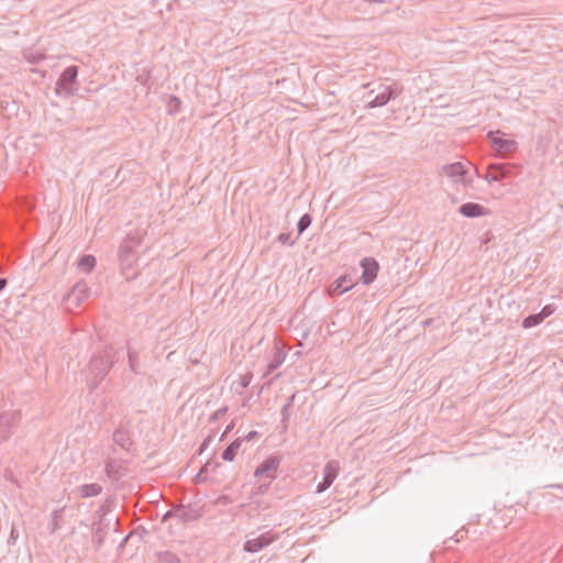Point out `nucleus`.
Returning a JSON list of instances; mask_svg holds the SVG:
<instances>
[{"label": "nucleus", "mask_w": 563, "mask_h": 563, "mask_svg": "<svg viewBox=\"0 0 563 563\" xmlns=\"http://www.w3.org/2000/svg\"><path fill=\"white\" fill-rule=\"evenodd\" d=\"M145 234L146 232L144 229H133L126 233L119 246V264L122 275L126 279H133L137 276V271L135 269V265L139 260L137 249L141 246Z\"/></svg>", "instance_id": "nucleus-1"}, {"label": "nucleus", "mask_w": 563, "mask_h": 563, "mask_svg": "<svg viewBox=\"0 0 563 563\" xmlns=\"http://www.w3.org/2000/svg\"><path fill=\"white\" fill-rule=\"evenodd\" d=\"M122 356L121 351L114 349L112 345H107L102 352L91 357L86 368V380L91 391L98 387L110 368L121 360Z\"/></svg>", "instance_id": "nucleus-2"}, {"label": "nucleus", "mask_w": 563, "mask_h": 563, "mask_svg": "<svg viewBox=\"0 0 563 563\" xmlns=\"http://www.w3.org/2000/svg\"><path fill=\"white\" fill-rule=\"evenodd\" d=\"M404 91L402 86L393 82L390 85L380 84L376 89L369 91V96L375 95L368 102L369 108L383 107L390 100L396 99Z\"/></svg>", "instance_id": "nucleus-3"}, {"label": "nucleus", "mask_w": 563, "mask_h": 563, "mask_svg": "<svg viewBox=\"0 0 563 563\" xmlns=\"http://www.w3.org/2000/svg\"><path fill=\"white\" fill-rule=\"evenodd\" d=\"M78 76V67L68 66L59 76L55 85V92L58 96L70 97L75 95Z\"/></svg>", "instance_id": "nucleus-4"}, {"label": "nucleus", "mask_w": 563, "mask_h": 563, "mask_svg": "<svg viewBox=\"0 0 563 563\" xmlns=\"http://www.w3.org/2000/svg\"><path fill=\"white\" fill-rule=\"evenodd\" d=\"M441 172H442V174H444L445 176L451 178L452 181L455 184H461L464 187L472 186L473 180H472V178L466 177V175H467L466 166L461 162L443 165L441 167Z\"/></svg>", "instance_id": "nucleus-5"}, {"label": "nucleus", "mask_w": 563, "mask_h": 563, "mask_svg": "<svg viewBox=\"0 0 563 563\" xmlns=\"http://www.w3.org/2000/svg\"><path fill=\"white\" fill-rule=\"evenodd\" d=\"M279 464L280 459L278 456H269L257 466L254 476L265 477L267 483L264 486L267 487L276 478V471Z\"/></svg>", "instance_id": "nucleus-6"}, {"label": "nucleus", "mask_w": 563, "mask_h": 563, "mask_svg": "<svg viewBox=\"0 0 563 563\" xmlns=\"http://www.w3.org/2000/svg\"><path fill=\"white\" fill-rule=\"evenodd\" d=\"M175 519L179 522L187 523L198 520L203 515V507L198 504L179 505L175 508Z\"/></svg>", "instance_id": "nucleus-7"}, {"label": "nucleus", "mask_w": 563, "mask_h": 563, "mask_svg": "<svg viewBox=\"0 0 563 563\" xmlns=\"http://www.w3.org/2000/svg\"><path fill=\"white\" fill-rule=\"evenodd\" d=\"M277 538V534L266 531L254 538H249L243 544V550L247 553H257L276 541Z\"/></svg>", "instance_id": "nucleus-8"}, {"label": "nucleus", "mask_w": 563, "mask_h": 563, "mask_svg": "<svg viewBox=\"0 0 563 563\" xmlns=\"http://www.w3.org/2000/svg\"><path fill=\"white\" fill-rule=\"evenodd\" d=\"M500 131L489 132L488 137L490 139L493 148L499 156H507L515 153L518 148V143L515 140L503 139L497 136Z\"/></svg>", "instance_id": "nucleus-9"}, {"label": "nucleus", "mask_w": 563, "mask_h": 563, "mask_svg": "<svg viewBox=\"0 0 563 563\" xmlns=\"http://www.w3.org/2000/svg\"><path fill=\"white\" fill-rule=\"evenodd\" d=\"M20 419L19 411H7L0 415V443L10 438L12 429L20 422Z\"/></svg>", "instance_id": "nucleus-10"}, {"label": "nucleus", "mask_w": 563, "mask_h": 563, "mask_svg": "<svg viewBox=\"0 0 563 563\" xmlns=\"http://www.w3.org/2000/svg\"><path fill=\"white\" fill-rule=\"evenodd\" d=\"M113 442L125 452H133L135 444L131 438L129 423H121L113 432Z\"/></svg>", "instance_id": "nucleus-11"}, {"label": "nucleus", "mask_w": 563, "mask_h": 563, "mask_svg": "<svg viewBox=\"0 0 563 563\" xmlns=\"http://www.w3.org/2000/svg\"><path fill=\"white\" fill-rule=\"evenodd\" d=\"M90 296V289L86 282L76 283L67 294L65 300L69 307H79Z\"/></svg>", "instance_id": "nucleus-12"}, {"label": "nucleus", "mask_w": 563, "mask_h": 563, "mask_svg": "<svg viewBox=\"0 0 563 563\" xmlns=\"http://www.w3.org/2000/svg\"><path fill=\"white\" fill-rule=\"evenodd\" d=\"M361 267L363 269L361 275L362 283L364 285L372 284L376 279L379 269L377 261L373 257H365L361 261Z\"/></svg>", "instance_id": "nucleus-13"}, {"label": "nucleus", "mask_w": 563, "mask_h": 563, "mask_svg": "<svg viewBox=\"0 0 563 563\" xmlns=\"http://www.w3.org/2000/svg\"><path fill=\"white\" fill-rule=\"evenodd\" d=\"M338 470L339 467L335 462H328L325 464L323 468V478L316 487V492L318 494L323 493L332 485V483L338 476Z\"/></svg>", "instance_id": "nucleus-14"}, {"label": "nucleus", "mask_w": 563, "mask_h": 563, "mask_svg": "<svg viewBox=\"0 0 563 563\" xmlns=\"http://www.w3.org/2000/svg\"><path fill=\"white\" fill-rule=\"evenodd\" d=\"M356 284L349 275L339 277L329 288V295L331 297L340 296L347 290L352 289Z\"/></svg>", "instance_id": "nucleus-15"}, {"label": "nucleus", "mask_w": 563, "mask_h": 563, "mask_svg": "<svg viewBox=\"0 0 563 563\" xmlns=\"http://www.w3.org/2000/svg\"><path fill=\"white\" fill-rule=\"evenodd\" d=\"M459 212L466 218H477L486 214V209L476 202H465L460 206Z\"/></svg>", "instance_id": "nucleus-16"}, {"label": "nucleus", "mask_w": 563, "mask_h": 563, "mask_svg": "<svg viewBox=\"0 0 563 563\" xmlns=\"http://www.w3.org/2000/svg\"><path fill=\"white\" fill-rule=\"evenodd\" d=\"M107 476L112 481H119L124 475V468L120 461L109 459L104 467Z\"/></svg>", "instance_id": "nucleus-17"}, {"label": "nucleus", "mask_w": 563, "mask_h": 563, "mask_svg": "<svg viewBox=\"0 0 563 563\" xmlns=\"http://www.w3.org/2000/svg\"><path fill=\"white\" fill-rule=\"evenodd\" d=\"M81 498H89L98 496L102 493V486L98 483L84 484L77 487Z\"/></svg>", "instance_id": "nucleus-18"}, {"label": "nucleus", "mask_w": 563, "mask_h": 563, "mask_svg": "<svg viewBox=\"0 0 563 563\" xmlns=\"http://www.w3.org/2000/svg\"><path fill=\"white\" fill-rule=\"evenodd\" d=\"M243 442L244 439H235L233 442H231L222 452V460L227 462H232L235 459Z\"/></svg>", "instance_id": "nucleus-19"}, {"label": "nucleus", "mask_w": 563, "mask_h": 563, "mask_svg": "<svg viewBox=\"0 0 563 563\" xmlns=\"http://www.w3.org/2000/svg\"><path fill=\"white\" fill-rule=\"evenodd\" d=\"M285 357H286V353L284 352V350L278 347V346H275L274 357L268 363V365H267V373L265 375H267V374L274 372L275 369H277L284 363Z\"/></svg>", "instance_id": "nucleus-20"}, {"label": "nucleus", "mask_w": 563, "mask_h": 563, "mask_svg": "<svg viewBox=\"0 0 563 563\" xmlns=\"http://www.w3.org/2000/svg\"><path fill=\"white\" fill-rule=\"evenodd\" d=\"M96 266V257L93 255H84L78 261V268L82 272L90 273Z\"/></svg>", "instance_id": "nucleus-21"}, {"label": "nucleus", "mask_w": 563, "mask_h": 563, "mask_svg": "<svg viewBox=\"0 0 563 563\" xmlns=\"http://www.w3.org/2000/svg\"><path fill=\"white\" fill-rule=\"evenodd\" d=\"M490 170H494L496 176H499V180L509 176L511 169L514 168L510 164H492L489 165Z\"/></svg>", "instance_id": "nucleus-22"}, {"label": "nucleus", "mask_w": 563, "mask_h": 563, "mask_svg": "<svg viewBox=\"0 0 563 563\" xmlns=\"http://www.w3.org/2000/svg\"><path fill=\"white\" fill-rule=\"evenodd\" d=\"M129 368L132 373L140 375L141 366L139 361V353L133 350H128Z\"/></svg>", "instance_id": "nucleus-23"}, {"label": "nucleus", "mask_w": 563, "mask_h": 563, "mask_svg": "<svg viewBox=\"0 0 563 563\" xmlns=\"http://www.w3.org/2000/svg\"><path fill=\"white\" fill-rule=\"evenodd\" d=\"M63 511H64V507L53 510V512L51 515V523H49V532L51 533H55L59 529L58 520L62 517Z\"/></svg>", "instance_id": "nucleus-24"}, {"label": "nucleus", "mask_w": 563, "mask_h": 563, "mask_svg": "<svg viewBox=\"0 0 563 563\" xmlns=\"http://www.w3.org/2000/svg\"><path fill=\"white\" fill-rule=\"evenodd\" d=\"M543 320L541 319L539 313L529 314L522 320V328L530 329L540 324Z\"/></svg>", "instance_id": "nucleus-25"}, {"label": "nucleus", "mask_w": 563, "mask_h": 563, "mask_svg": "<svg viewBox=\"0 0 563 563\" xmlns=\"http://www.w3.org/2000/svg\"><path fill=\"white\" fill-rule=\"evenodd\" d=\"M158 562L159 563H180V560L175 553L165 551V552L158 553Z\"/></svg>", "instance_id": "nucleus-26"}, {"label": "nucleus", "mask_w": 563, "mask_h": 563, "mask_svg": "<svg viewBox=\"0 0 563 563\" xmlns=\"http://www.w3.org/2000/svg\"><path fill=\"white\" fill-rule=\"evenodd\" d=\"M312 222V218L310 214L305 213L300 217L298 223H297V230L298 234L300 235L305 230H307Z\"/></svg>", "instance_id": "nucleus-27"}, {"label": "nucleus", "mask_w": 563, "mask_h": 563, "mask_svg": "<svg viewBox=\"0 0 563 563\" xmlns=\"http://www.w3.org/2000/svg\"><path fill=\"white\" fill-rule=\"evenodd\" d=\"M554 311H555L554 305H547L538 313L540 314L541 319L544 320L545 318L550 317Z\"/></svg>", "instance_id": "nucleus-28"}, {"label": "nucleus", "mask_w": 563, "mask_h": 563, "mask_svg": "<svg viewBox=\"0 0 563 563\" xmlns=\"http://www.w3.org/2000/svg\"><path fill=\"white\" fill-rule=\"evenodd\" d=\"M295 397H296L295 395L290 396V397L288 398L287 402H286V404L283 406V408H282V415H283V419H284V420L288 419V411H289V409H290V408H291V406H292V402H294V400H295Z\"/></svg>", "instance_id": "nucleus-29"}, {"label": "nucleus", "mask_w": 563, "mask_h": 563, "mask_svg": "<svg viewBox=\"0 0 563 563\" xmlns=\"http://www.w3.org/2000/svg\"><path fill=\"white\" fill-rule=\"evenodd\" d=\"M227 411H228V407H222V408L218 409L210 417V421H217V420L221 419L227 413Z\"/></svg>", "instance_id": "nucleus-30"}, {"label": "nucleus", "mask_w": 563, "mask_h": 563, "mask_svg": "<svg viewBox=\"0 0 563 563\" xmlns=\"http://www.w3.org/2000/svg\"><path fill=\"white\" fill-rule=\"evenodd\" d=\"M277 240L278 242H280L282 244H289V245H292L295 243V241H289L290 240V233H286V232H283L280 233L278 236H277Z\"/></svg>", "instance_id": "nucleus-31"}, {"label": "nucleus", "mask_w": 563, "mask_h": 563, "mask_svg": "<svg viewBox=\"0 0 563 563\" xmlns=\"http://www.w3.org/2000/svg\"><path fill=\"white\" fill-rule=\"evenodd\" d=\"M252 378H253L252 373H246L243 376H241V379H240L241 387L246 388L251 384Z\"/></svg>", "instance_id": "nucleus-32"}, {"label": "nucleus", "mask_w": 563, "mask_h": 563, "mask_svg": "<svg viewBox=\"0 0 563 563\" xmlns=\"http://www.w3.org/2000/svg\"><path fill=\"white\" fill-rule=\"evenodd\" d=\"M207 479H208V478H207L206 473H205L203 471H201V470H200V471L197 473V475L195 476L194 482H195L196 484H203V483H206V482H207Z\"/></svg>", "instance_id": "nucleus-33"}, {"label": "nucleus", "mask_w": 563, "mask_h": 563, "mask_svg": "<svg viewBox=\"0 0 563 563\" xmlns=\"http://www.w3.org/2000/svg\"><path fill=\"white\" fill-rule=\"evenodd\" d=\"M484 179L487 180L488 183H493V181H499V176H496L494 174V170H490V168L488 167V172L487 174L484 176Z\"/></svg>", "instance_id": "nucleus-34"}, {"label": "nucleus", "mask_w": 563, "mask_h": 563, "mask_svg": "<svg viewBox=\"0 0 563 563\" xmlns=\"http://www.w3.org/2000/svg\"><path fill=\"white\" fill-rule=\"evenodd\" d=\"M220 466V463L216 462V463H210V462H207L202 467H201V471H203L206 474L209 472V471H213L216 470L217 467Z\"/></svg>", "instance_id": "nucleus-35"}, {"label": "nucleus", "mask_w": 563, "mask_h": 563, "mask_svg": "<svg viewBox=\"0 0 563 563\" xmlns=\"http://www.w3.org/2000/svg\"><path fill=\"white\" fill-rule=\"evenodd\" d=\"M18 537H19V532H18V530L13 527V528L11 529V532H10L9 543L14 544V543H15V541H16V539H18Z\"/></svg>", "instance_id": "nucleus-36"}, {"label": "nucleus", "mask_w": 563, "mask_h": 563, "mask_svg": "<svg viewBox=\"0 0 563 563\" xmlns=\"http://www.w3.org/2000/svg\"><path fill=\"white\" fill-rule=\"evenodd\" d=\"M258 437H260V433L257 431H251L242 439H244V442H245V441H251L253 439H257Z\"/></svg>", "instance_id": "nucleus-37"}, {"label": "nucleus", "mask_w": 563, "mask_h": 563, "mask_svg": "<svg viewBox=\"0 0 563 563\" xmlns=\"http://www.w3.org/2000/svg\"><path fill=\"white\" fill-rule=\"evenodd\" d=\"M211 441H212V437H211V435L207 437V438L203 440V442L201 443L200 449H199L200 453H201L203 450H206V449H207V446L209 445V443H210Z\"/></svg>", "instance_id": "nucleus-38"}, {"label": "nucleus", "mask_w": 563, "mask_h": 563, "mask_svg": "<svg viewBox=\"0 0 563 563\" xmlns=\"http://www.w3.org/2000/svg\"><path fill=\"white\" fill-rule=\"evenodd\" d=\"M174 512H175V509H173V510H168V511L163 516L162 521H163V522H165V521H167V520H168V519H170V518H175Z\"/></svg>", "instance_id": "nucleus-39"}, {"label": "nucleus", "mask_w": 563, "mask_h": 563, "mask_svg": "<svg viewBox=\"0 0 563 563\" xmlns=\"http://www.w3.org/2000/svg\"><path fill=\"white\" fill-rule=\"evenodd\" d=\"M95 536L98 537V543H101L102 542V538H103V534H102V529L100 527H98L95 531Z\"/></svg>", "instance_id": "nucleus-40"}, {"label": "nucleus", "mask_w": 563, "mask_h": 563, "mask_svg": "<svg viewBox=\"0 0 563 563\" xmlns=\"http://www.w3.org/2000/svg\"><path fill=\"white\" fill-rule=\"evenodd\" d=\"M233 429V423L229 424L227 427V429L224 430L223 434L221 435V439L222 440L231 430Z\"/></svg>", "instance_id": "nucleus-41"}, {"label": "nucleus", "mask_w": 563, "mask_h": 563, "mask_svg": "<svg viewBox=\"0 0 563 563\" xmlns=\"http://www.w3.org/2000/svg\"><path fill=\"white\" fill-rule=\"evenodd\" d=\"M173 102H176V106H179L180 104V101L177 97L175 96H172L170 97V101H169V106L172 107Z\"/></svg>", "instance_id": "nucleus-42"}, {"label": "nucleus", "mask_w": 563, "mask_h": 563, "mask_svg": "<svg viewBox=\"0 0 563 563\" xmlns=\"http://www.w3.org/2000/svg\"><path fill=\"white\" fill-rule=\"evenodd\" d=\"M7 284H8L7 278H0V291L4 289Z\"/></svg>", "instance_id": "nucleus-43"}, {"label": "nucleus", "mask_w": 563, "mask_h": 563, "mask_svg": "<svg viewBox=\"0 0 563 563\" xmlns=\"http://www.w3.org/2000/svg\"><path fill=\"white\" fill-rule=\"evenodd\" d=\"M228 499H229V497L223 495V496L219 497L218 503H224L225 504V503H228Z\"/></svg>", "instance_id": "nucleus-44"}]
</instances>
